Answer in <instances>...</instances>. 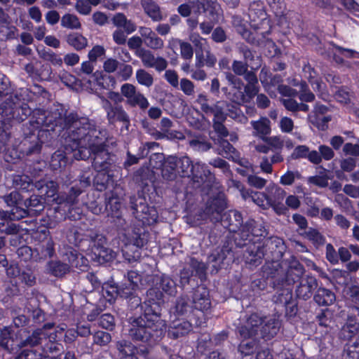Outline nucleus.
Masks as SVG:
<instances>
[{
    "mask_svg": "<svg viewBox=\"0 0 359 359\" xmlns=\"http://www.w3.org/2000/svg\"><path fill=\"white\" fill-rule=\"evenodd\" d=\"M153 285L147 291L144 302V313L128 319V336L134 341H140L153 346L158 343L165 333V322L161 319L164 294L175 296L177 284L169 276L155 275Z\"/></svg>",
    "mask_w": 359,
    "mask_h": 359,
    "instance_id": "f257e3e1",
    "label": "nucleus"
},
{
    "mask_svg": "<svg viewBox=\"0 0 359 359\" xmlns=\"http://www.w3.org/2000/svg\"><path fill=\"white\" fill-rule=\"evenodd\" d=\"M79 117L77 111H69L62 104L55 105L50 111L34 109L28 123L22 128L24 144L29 143L26 154H39L43 144L53 146L61 132L72 130Z\"/></svg>",
    "mask_w": 359,
    "mask_h": 359,
    "instance_id": "f03ea898",
    "label": "nucleus"
},
{
    "mask_svg": "<svg viewBox=\"0 0 359 359\" xmlns=\"http://www.w3.org/2000/svg\"><path fill=\"white\" fill-rule=\"evenodd\" d=\"M72 130L65 137L66 149L68 147L73 151V157L76 160H86L91 156L90 143H95L93 136L101 135L100 130L87 117L79 116Z\"/></svg>",
    "mask_w": 359,
    "mask_h": 359,
    "instance_id": "7ed1b4c3",
    "label": "nucleus"
},
{
    "mask_svg": "<svg viewBox=\"0 0 359 359\" xmlns=\"http://www.w3.org/2000/svg\"><path fill=\"white\" fill-rule=\"evenodd\" d=\"M4 201L8 208L6 210H0V232L6 234H16L19 231V226L12 221L20 220L28 216V210L24 196L17 191H13L5 195Z\"/></svg>",
    "mask_w": 359,
    "mask_h": 359,
    "instance_id": "20e7f679",
    "label": "nucleus"
},
{
    "mask_svg": "<svg viewBox=\"0 0 359 359\" xmlns=\"http://www.w3.org/2000/svg\"><path fill=\"white\" fill-rule=\"evenodd\" d=\"M196 102L200 105L201 111L207 116H213V128L218 135L217 139L224 138L229 135V131L224 125L227 114L225 113L226 104L222 101L214 102L209 100L205 94L198 95Z\"/></svg>",
    "mask_w": 359,
    "mask_h": 359,
    "instance_id": "39448f33",
    "label": "nucleus"
},
{
    "mask_svg": "<svg viewBox=\"0 0 359 359\" xmlns=\"http://www.w3.org/2000/svg\"><path fill=\"white\" fill-rule=\"evenodd\" d=\"M248 18L250 19V27L254 29L256 32H250L248 34V42L259 48H264L266 47L274 48V43L266 38L264 32H257L261 26L265 24L266 13L263 9V6L259 2H253L248 8Z\"/></svg>",
    "mask_w": 359,
    "mask_h": 359,
    "instance_id": "423d86ee",
    "label": "nucleus"
},
{
    "mask_svg": "<svg viewBox=\"0 0 359 359\" xmlns=\"http://www.w3.org/2000/svg\"><path fill=\"white\" fill-rule=\"evenodd\" d=\"M189 2L196 14H205L209 22H203L199 26L202 34H209L217 23L221 15V8L217 0H187Z\"/></svg>",
    "mask_w": 359,
    "mask_h": 359,
    "instance_id": "0eeeda50",
    "label": "nucleus"
},
{
    "mask_svg": "<svg viewBox=\"0 0 359 359\" xmlns=\"http://www.w3.org/2000/svg\"><path fill=\"white\" fill-rule=\"evenodd\" d=\"M34 109L17 95L6 98L0 105V114L8 121L21 123L32 117Z\"/></svg>",
    "mask_w": 359,
    "mask_h": 359,
    "instance_id": "6e6552de",
    "label": "nucleus"
},
{
    "mask_svg": "<svg viewBox=\"0 0 359 359\" xmlns=\"http://www.w3.org/2000/svg\"><path fill=\"white\" fill-rule=\"evenodd\" d=\"M221 69H227L224 72L226 79L232 86L231 92L229 93V99L236 104L243 105L247 107V84L230 72L229 60L226 57L221 59L219 62Z\"/></svg>",
    "mask_w": 359,
    "mask_h": 359,
    "instance_id": "1a4fd4ad",
    "label": "nucleus"
},
{
    "mask_svg": "<svg viewBox=\"0 0 359 359\" xmlns=\"http://www.w3.org/2000/svg\"><path fill=\"white\" fill-rule=\"evenodd\" d=\"M95 143H90L91 157L93 158L92 166L95 171H101L111 169L114 163V155L108 151V146L104 139L98 135L93 136Z\"/></svg>",
    "mask_w": 359,
    "mask_h": 359,
    "instance_id": "9d476101",
    "label": "nucleus"
},
{
    "mask_svg": "<svg viewBox=\"0 0 359 359\" xmlns=\"http://www.w3.org/2000/svg\"><path fill=\"white\" fill-rule=\"evenodd\" d=\"M233 243L231 240H226L221 248L212 251L208 257V263L211 264L212 273H217L220 269H226L236 261L233 250Z\"/></svg>",
    "mask_w": 359,
    "mask_h": 359,
    "instance_id": "9b49d317",
    "label": "nucleus"
},
{
    "mask_svg": "<svg viewBox=\"0 0 359 359\" xmlns=\"http://www.w3.org/2000/svg\"><path fill=\"white\" fill-rule=\"evenodd\" d=\"M292 159L306 158L311 163L319 165L323 160L330 161L334 157L333 149L325 144H320L318 150H311L306 145L296 147L291 154Z\"/></svg>",
    "mask_w": 359,
    "mask_h": 359,
    "instance_id": "f8f14e48",
    "label": "nucleus"
},
{
    "mask_svg": "<svg viewBox=\"0 0 359 359\" xmlns=\"http://www.w3.org/2000/svg\"><path fill=\"white\" fill-rule=\"evenodd\" d=\"M104 210L107 212L111 227L118 234L126 235L128 228L121 210V203L117 196H109L105 198Z\"/></svg>",
    "mask_w": 359,
    "mask_h": 359,
    "instance_id": "ddd939ff",
    "label": "nucleus"
},
{
    "mask_svg": "<svg viewBox=\"0 0 359 359\" xmlns=\"http://www.w3.org/2000/svg\"><path fill=\"white\" fill-rule=\"evenodd\" d=\"M67 328L65 323H62L55 327L54 332L44 337L41 344V353L43 358L52 356L61 357L64 353V346L60 343L62 340V332Z\"/></svg>",
    "mask_w": 359,
    "mask_h": 359,
    "instance_id": "4468645a",
    "label": "nucleus"
},
{
    "mask_svg": "<svg viewBox=\"0 0 359 359\" xmlns=\"http://www.w3.org/2000/svg\"><path fill=\"white\" fill-rule=\"evenodd\" d=\"M196 54L195 65L196 68L205 66L212 68L217 63L216 56L211 53L206 40L198 35L192 40Z\"/></svg>",
    "mask_w": 359,
    "mask_h": 359,
    "instance_id": "2eb2a0df",
    "label": "nucleus"
},
{
    "mask_svg": "<svg viewBox=\"0 0 359 359\" xmlns=\"http://www.w3.org/2000/svg\"><path fill=\"white\" fill-rule=\"evenodd\" d=\"M27 290L14 278L4 283L2 302L8 306L22 303L27 299Z\"/></svg>",
    "mask_w": 359,
    "mask_h": 359,
    "instance_id": "dca6fc26",
    "label": "nucleus"
},
{
    "mask_svg": "<svg viewBox=\"0 0 359 359\" xmlns=\"http://www.w3.org/2000/svg\"><path fill=\"white\" fill-rule=\"evenodd\" d=\"M192 169L193 174L189 178L193 182L194 187L201 189L203 191L210 190L215 181V176L208 166L197 162Z\"/></svg>",
    "mask_w": 359,
    "mask_h": 359,
    "instance_id": "f3484780",
    "label": "nucleus"
},
{
    "mask_svg": "<svg viewBox=\"0 0 359 359\" xmlns=\"http://www.w3.org/2000/svg\"><path fill=\"white\" fill-rule=\"evenodd\" d=\"M6 275L10 278H14L21 286L28 288L34 286L36 283V277L31 267L20 268L18 264H11L6 269Z\"/></svg>",
    "mask_w": 359,
    "mask_h": 359,
    "instance_id": "a211bd4d",
    "label": "nucleus"
},
{
    "mask_svg": "<svg viewBox=\"0 0 359 359\" xmlns=\"http://www.w3.org/2000/svg\"><path fill=\"white\" fill-rule=\"evenodd\" d=\"M103 108L107 113V118L109 124L121 123L123 126L128 129L130 125V119L122 105L112 104L109 100L104 99Z\"/></svg>",
    "mask_w": 359,
    "mask_h": 359,
    "instance_id": "6ab92c4d",
    "label": "nucleus"
},
{
    "mask_svg": "<svg viewBox=\"0 0 359 359\" xmlns=\"http://www.w3.org/2000/svg\"><path fill=\"white\" fill-rule=\"evenodd\" d=\"M138 290L139 287L136 284L130 285L128 283H122L119 285V297L126 301L130 310L133 311L140 307L143 313L144 304H142V299L137 294Z\"/></svg>",
    "mask_w": 359,
    "mask_h": 359,
    "instance_id": "aec40b11",
    "label": "nucleus"
},
{
    "mask_svg": "<svg viewBox=\"0 0 359 359\" xmlns=\"http://www.w3.org/2000/svg\"><path fill=\"white\" fill-rule=\"evenodd\" d=\"M91 252L94 259L101 264L111 262L114 258V251L107 246V238L101 235L96 236L93 241Z\"/></svg>",
    "mask_w": 359,
    "mask_h": 359,
    "instance_id": "412c9836",
    "label": "nucleus"
},
{
    "mask_svg": "<svg viewBox=\"0 0 359 359\" xmlns=\"http://www.w3.org/2000/svg\"><path fill=\"white\" fill-rule=\"evenodd\" d=\"M156 158L158 161L153 166L154 168L161 169V175L164 180H175L178 175L177 158L170 156L165 158L162 154H157Z\"/></svg>",
    "mask_w": 359,
    "mask_h": 359,
    "instance_id": "4be33fe9",
    "label": "nucleus"
},
{
    "mask_svg": "<svg viewBox=\"0 0 359 359\" xmlns=\"http://www.w3.org/2000/svg\"><path fill=\"white\" fill-rule=\"evenodd\" d=\"M318 287V280L312 276H306L302 278L295 289V294L297 298L304 301L309 299L313 291Z\"/></svg>",
    "mask_w": 359,
    "mask_h": 359,
    "instance_id": "5701e85b",
    "label": "nucleus"
},
{
    "mask_svg": "<svg viewBox=\"0 0 359 359\" xmlns=\"http://www.w3.org/2000/svg\"><path fill=\"white\" fill-rule=\"evenodd\" d=\"M191 307L194 309L204 312L211 306L209 291L204 286H199L194 290L191 297Z\"/></svg>",
    "mask_w": 359,
    "mask_h": 359,
    "instance_id": "b1692460",
    "label": "nucleus"
},
{
    "mask_svg": "<svg viewBox=\"0 0 359 359\" xmlns=\"http://www.w3.org/2000/svg\"><path fill=\"white\" fill-rule=\"evenodd\" d=\"M62 233L68 243L76 247L80 245L86 236L84 230L80 226V224H65Z\"/></svg>",
    "mask_w": 359,
    "mask_h": 359,
    "instance_id": "393cba45",
    "label": "nucleus"
},
{
    "mask_svg": "<svg viewBox=\"0 0 359 359\" xmlns=\"http://www.w3.org/2000/svg\"><path fill=\"white\" fill-rule=\"evenodd\" d=\"M34 250V262H45L55 255V243L53 239H49V241H45L43 243H35Z\"/></svg>",
    "mask_w": 359,
    "mask_h": 359,
    "instance_id": "a878e982",
    "label": "nucleus"
},
{
    "mask_svg": "<svg viewBox=\"0 0 359 359\" xmlns=\"http://www.w3.org/2000/svg\"><path fill=\"white\" fill-rule=\"evenodd\" d=\"M65 259L68 262L70 267L86 271L89 267L88 260L76 250L70 248L66 250Z\"/></svg>",
    "mask_w": 359,
    "mask_h": 359,
    "instance_id": "bb28decb",
    "label": "nucleus"
},
{
    "mask_svg": "<svg viewBox=\"0 0 359 359\" xmlns=\"http://www.w3.org/2000/svg\"><path fill=\"white\" fill-rule=\"evenodd\" d=\"M20 335L25 334V339L21 338L18 346L20 348L30 347L34 348L39 344L41 345L43 332L41 329L34 330L32 333L27 329H21L19 331Z\"/></svg>",
    "mask_w": 359,
    "mask_h": 359,
    "instance_id": "cd10ccee",
    "label": "nucleus"
},
{
    "mask_svg": "<svg viewBox=\"0 0 359 359\" xmlns=\"http://www.w3.org/2000/svg\"><path fill=\"white\" fill-rule=\"evenodd\" d=\"M359 332V325L356 323V318L353 316H348L346 322L341 327L338 333V337L343 341H351Z\"/></svg>",
    "mask_w": 359,
    "mask_h": 359,
    "instance_id": "c85d7f7f",
    "label": "nucleus"
},
{
    "mask_svg": "<svg viewBox=\"0 0 359 359\" xmlns=\"http://www.w3.org/2000/svg\"><path fill=\"white\" fill-rule=\"evenodd\" d=\"M118 355L120 359H138V348L131 341L122 339L116 342Z\"/></svg>",
    "mask_w": 359,
    "mask_h": 359,
    "instance_id": "c756f323",
    "label": "nucleus"
},
{
    "mask_svg": "<svg viewBox=\"0 0 359 359\" xmlns=\"http://www.w3.org/2000/svg\"><path fill=\"white\" fill-rule=\"evenodd\" d=\"M192 329L191 324L187 320H175L169 326L168 334L170 338L177 339L187 334Z\"/></svg>",
    "mask_w": 359,
    "mask_h": 359,
    "instance_id": "7c9ffc66",
    "label": "nucleus"
},
{
    "mask_svg": "<svg viewBox=\"0 0 359 359\" xmlns=\"http://www.w3.org/2000/svg\"><path fill=\"white\" fill-rule=\"evenodd\" d=\"M280 328V322L275 318L264 320L261 329L259 330V335L257 336L255 341L259 339H270L276 335Z\"/></svg>",
    "mask_w": 359,
    "mask_h": 359,
    "instance_id": "2f4dec72",
    "label": "nucleus"
},
{
    "mask_svg": "<svg viewBox=\"0 0 359 359\" xmlns=\"http://www.w3.org/2000/svg\"><path fill=\"white\" fill-rule=\"evenodd\" d=\"M264 257V246L262 243H248V264L257 266Z\"/></svg>",
    "mask_w": 359,
    "mask_h": 359,
    "instance_id": "473e14b6",
    "label": "nucleus"
},
{
    "mask_svg": "<svg viewBox=\"0 0 359 359\" xmlns=\"http://www.w3.org/2000/svg\"><path fill=\"white\" fill-rule=\"evenodd\" d=\"M101 288L102 296L110 304H114L119 297V285L114 280L103 283Z\"/></svg>",
    "mask_w": 359,
    "mask_h": 359,
    "instance_id": "72a5a7b5",
    "label": "nucleus"
},
{
    "mask_svg": "<svg viewBox=\"0 0 359 359\" xmlns=\"http://www.w3.org/2000/svg\"><path fill=\"white\" fill-rule=\"evenodd\" d=\"M217 151L223 157L236 161L239 158V153L234 147L224 138L217 139Z\"/></svg>",
    "mask_w": 359,
    "mask_h": 359,
    "instance_id": "f704fd0d",
    "label": "nucleus"
},
{
    "mask_svg": "<svg viewBox=\"0 0 359 359\" xmlns=\"http://www.w3.org/2000/svg\"><path fill=\"white\" fill-rule=\"evenodd\" d=\"M13 184L16 189L22 193H29L34 190L35 185L32 179L27 175H14Z\"/></svg>",
    "mask_w": 359,
    "mask_h": 359,
    "instance_id": "c9c22d12",
    "label": "nucleus"
},
{
    "mask_svg": "<svg viewBox=\"0 0 359 359\" xmlns=\"http://www.w3.org/2000/svg\"><path fill=\"white\" fill-rule=\"evenodd\" d=\"M111 172V169L96 171V174L93 177V184L95 189L102 191L107 188L108 184L113 177Z\"/></svg>",
    "mask_w": 359,
    "mask_h": 359,
    "instance_id": "e433bc0d",
    "label": "nucleus"
},
{
    "mask_svg": "<svg viewBox=\"0 0 359 359\" xmlns=\"http://www.w3.org/2000/svg\"><path fill=\"white\" fill-rule=\"evenodd\" d=\"M141 6L145 13L154 22L163 20L160 6L154 0H141Z\"/></svg>",
    "mask_w": 359,
    "mask_h": 359,
    "instance_id": "4c0bfd02",
    "label": "nucleus"
},
{
    "mask_svg": "<svg viewBox=\"0 0 359 359\" xmlns=\"http://www.w3.org/2000/svg\"><path fill=\"white\" fill-rule=\"evenodd\" d=\"M335 299L334 293L325 287L318 288L313 296V300L319 306H330L335 302Z\"/></svg>",
    "mask_w": 359,
    "mask_h": 359,
    "instance_id": "58836bf2",
    "label": "nucleus"
},
{
    "mask_svg": "<svg viewBox=\"0 0 359 359\" xmlns=\"http://www.w3.org/2000/svg\"><path fill=\"white\" fill-rule=\"evenodd\" d=\"M226 205V203L224 198L220 196L214 197L207 201L205 212L207 215H213L214 213L221 215L225 210Z\"/></svg>",
    "mask_w": 359,
    "mask_h": 359,
    "instance_id": "ea45409f",
    "label": "nucleus"
},
{
    "mask_svg": "<svg viewBox=\"0 0 359 359\" xmlns=\"http://www.w3.org/2000/svg\"><path fill=\"white\" fill-rule=\"evenodd\" d=\"M66 42L77 51L85 49L88 46V39L81 34L72 32L67 35Z\"/></svg>",
    "mask_w": 359,
    "mask_h": 359,
    "instance_id": "a19ab883",
    "label": "nucleus"
},
{
    "mask_svg": "<svg viewBox=\"0 0 359 359\" xmlns=\"http://www.w3.org/2000/svg\"><path fill=\"white\" fill-rule=\"evenodd\" d=\"M130 203L132 213L137 219L138 215H142L144 212L148 211L150 207L147 203L145 197L140 196L130 197Z\"/></svg>",
    "mask_w": 359,
    "mask_h": 359,
    "instance_id": "79ce46f5",
    "label": "nucleus"
},
{
    "mask_svg": "<svg viewBox=\"0 0 359 359\" xmlns=\"http://www.w3.org/2000/svg\"><path fill=\"white\" fill-rule=\"evenodd\" d=\"M264 322V318L257 313H252L248 317V338L254 337L256 339Z\"/></svg>",
    "mask_w": 359,
    "mask_h": 359,
    "instance_id": "37998d69",
    "label": "nucleus"
},
{
    "mask_svg": "<svg viewBox=\"0 0 359 359\" xmlns=\"http://www.w3.org/2000/svg\"><path fill=\"white\" fill-rule=\"evenodd\" d=\"M194 163L188 156L177 158V173L181 177H189L193 174Z\"/></svg>",
    "mask_w": 359,
    "mask_h": 359,
    "instance_id": "c03bdc74",
    "label": "nucleus"
},
{
    "mask_svg": "<svg viewBox=\"0 0 359 359\" xmlns=\"http://www.w3.org/2000/svg\"><path fill=\"white\" fill-rule=\"evenodd\" d=\"M147 238L148 233L142 226L133 229L130 241L135 246L140 248L144 247L147 243Z\"/></svg>",
    "mask_w": 359,
    "mask_h": 359,
    "instance_id": "a18cd8bd",
    "label": "nucleus"
},
{
    "mask_svg": "<svg viewBox=\"0 0 359 359\" xmlns=\"http://www.w3.org/2000/svg\"><path fill=\"white\" fill-rule=\"evenodd\" d=\"M42 200V196L36 194H32L26 198L24 197V201H26L27 206L25 208L28 210V215L31 214V212L36 213L43 210Z\"/></svg>",
    "mask_w": 359,
    "mask_h": 359,
    "instance_id": "49530a36",
    "label": "nucleus"
},
{
    "mask_svg": "<svg viewBox=\"0 0 359 359\" xmlns=\"http://www.w3.org/2000/svg\"><path fill=\"white\" fill-rule=\"evenodd\" d=\"M236 334L239 336L242 341L238 346V358H244L247 355V325H238L236 328Z\"/></svg>",
    "mask_w": 359,
    "mask_h": 359,
    "instance_id": "de8ad7c7",
    "label": "nucleus"
},
{
    "mask_svg": "<svg viewBox=\"0 0 359 359\" xmlns=\"http://www.w3.org/2000/svg\"><path fill=\"white\" fill-rule=\"evenodd\" d=\"M342 359H359V337L346 343L341 355Z\"/></svg>",
    "mask_w": 359,
    "mask_h": 359,
    "instance_id": "09e8293b",
    "label": "nucleus"
},
{
    "mask_svg": "<svg viewBox=\"0 0 359 359\" xmlns=\"http://www.w3.org/2000/svg\"><path fill=\"white\" fill-rule=\"evenodd\" d=\"M68 158L65 152L62 150L55 151L51 156L49 165L53 170H57L62 168H65L67 163Z\"/></svg>",
    "mask_w": 359,
    "mask_h": 359,
    "instance_id": "8fccbe9b",
    "label": "nucleus"
},
{
    "mask_svg": "<svg viewBox=\"0 0 359 359\" xmlns=\"http://www.w3.org/2000/svg\"><path fill=\"white\" fill-rule=\"evenodd\" d=\"M18 29L14 25H11L9 19L5 23H0V39L1 40H11L16 39Z\"/></svg>",
    "mask_w": 359,
    "mask_h": 359,
    "instance_id": "3c124183",
    "label": "nucleus"
},
{
    "mask_svg": "<svg viewBox=\"0 0 359 359\" xmlns=\"http://www.w3.org/2000/svg\"><path fill=\"white\" fill-rule=\"evenodd\" d=\"M126 102L130 107H139L142 110L146 109L149 105L148 100L139 91H136L135 94L127 98Z\"/></svg>",
    "mask_w": 359,
    "mask_h": 359,
    "instance_id": "603ef678",
    "label": "nucleus"
},
{
    "mask_svg": "<svg viewBox=\"0 0 359 359\" xmlns=\"http://www.w3.org/2000/svg\"><path fill=\"white\" fill-rule=\"evenodd\" d=\"M97 85L102 89H114L116 84V79L108 74H103L102 72L95 73Z\"/></svg>",
    "mask_w": 359,
    "mask_h": 359,
    "instance_id": "864d4df0",
    "label": "nucleus"
},
{
    "mask_svg": "<svg viewBox=\"0 0 359 359\" xmlns=\"http://www.w3.org/2000/svg\"><path fill=\"white\" fill-rule=\"evenodd\" d=\"M270 121L267 118H262L257 121H252L251 124L256 135L262 138L271 133Z\"/></svg>",
    "mask_w": 359,
    "mask_h": 359,
    "instance_id": "5fc2aeb1",
    "label": "nucleus"
},
{
    "mask_svg": "<svg viewBox=\"0 0 359 359\" xmlns=\"http://www.w3.org/2000/svg\"><path fill=\"white\" fill-rule=\"evenodd\" d=\"M39 54L41 59L50 62L54 66L61 67L62 65V58L50 48H43L39 51Z\"/></svg>",
    "mask_w": 359,
    "mask_h": 359,
    "instance_id": "6e6d98bb",
    "label": "nucleus"
},
{
    "mask_svg": "<svg viewBox=\"0 0 359 359\" xmlns=\"http://www.w3.org/2000/svg\"><path fill=\"white\" fill-rule=\"evenodd\" d=\"M158 218V212L154 206H150L148 211H145L142 215H138L137 216V220L144 226H151L155 224Z\"/></svg>",
    "mask_w": 359,
    "mask_h": 359,
    "instance_id": "4d7b16f0",
    "label": "nucleus"
},
{
    "mask_svg": "<svg viewBox=\"0 0 359 359\" xmlns=\"http://www.w3.org/2000/svg\"><path fill=\"white\" fill-rule=\"evenodd\" d=\"M62 27L69 29H79L81 27L79 18L74 14L66 13L62 15L60 20Z\"/></svg>",
    "mask_w": 359,
    "mask_h": 359,
    "instance_id": "13d9d810",
    "label": "nucleus"
},
{
    "mask_svg": "<svg viewBox=\"0 0 359 359\" xmlns=\"http://www.w3.org/2000/svg\"><path fill=\"white\" fill-rule=\"evenodd\" d=\"M93 172L90 169L82 170L79 176V181H76L74 185L77 186L82 192H85L93 182Z\"/></svg>",
    "mask_w": 359,
    "mask_h": 359,
    "instance_id": "bf43d9fd",
    "label": "nucleus"
},
{
    "mask_svg": "<svg viewBox=\"0 0 359 359\" xmlns=\"http://www.w3.org/2000/svg\"><path fill=\"white\" fill-rule=\"evenodd\" d=\"M145 149V148L140 147L137 156L132 154L130 151H127L126 158L123 163V167L125 169L128 170L132 165L137 164L140 159L147 156V153L146 154H144Z\"/></svg>",
    "mask_w": 359,
    "mask_h": 359,
    "instance_id": "052dcab7",
    "label": "nucleus"
},
{
    "mask_svg": "<svg viewBox=\"0 0 359 359\" xmlns=\"http://www.w3.org/2000/svg\"><path fill=\"white\" fill-rule=\"evenodd\" d=\"M269 190V196H268V202H277V201H283L286 196V192L281 187L272 184L270 185L268 188Z\"/></svg>",
    "mask_w": 359,
    "mask_h": 359,
    "instance_id": "680f3d73",
    "label": "nucleus"
},
{
    "mask_svg": "<svg viewBox=\"0 0 359 359\" xmlns=\"http://www.w3.org/2000/svg\"><path fill=\"white\" fill-rule=\"evenodd\" d=\"M64 208H67V210H65V217L73 221V224H81L79 221L81 220L83 216V210L81 208L77 206V204L64 206Z\"/></svg>",
    "mask_w": 359,
    "mask_h": 359,
    "instance_id": "e2e57ef3",
    "label": "nucleus"
},
{
    "mask_svg": "<svg viewBox=\"0 0 359 359\" xmlns=\"http://www.w3.org/2000/svg\"><path fill=\"white\" fill-rule=\"evenodd\" d=\"M303 234L307 239L311 241L313 243V244L316 247L323 245L325 243V236L315 229L310 228L307 231H306Z\"/></svg>",
    "mask_w": 359,
    "mask_h": 359,
    "instance_id": "0e129e2a",
    "label": "nucleus"
},
{
    "mask_svg": "<svg viewBox=\"0 0 359 359\" xmlns=\"http://www.w3.org/2000/svg\"><path fill=\"white\" fill-rule=\"evenodd\" d=\"M292 299V290L288 288H285L277 292L276 294L273 297V301L276 304L285 306Z\"/></svg>",
    "mask_w": 359,
    "mask_h": 359,
    "instance_id": "69168bd1",
    "label": "nucleus"
},
{
    "mask_svg": "<svg viewBox=\"0 0 359 359\" xmlns=\"http://www.w3.org/2000/svg\"><path fill=\"white\" fill-rule=\"evenodd\" d=\"M93 344L100 346H105L111 341V335L109 332L97 330L92 334Z\"/></svg>",
    "mask_w": 359,
    "mask_h": 359,
    "instance_id": "338daca9",
    "label": "nucleus"
},
{
    "mask_svg": "<svg viewBox=\"0 0 359 359\" xmlns=\"http://www.w3.org/2000/svg\"><path fill=\"white\" fill-rule=\"evenodd\" d=\"M83 192L79 189L77 186L73 185L69 190L68 193L65 195L64 198V206L74 205L79 202V196Z\"/></svg>",
    "mask_w": 359,
    "mask_h": 359,
    "instance_id": "774afa93",
    "label": "nucleus"
}]
</instances>
